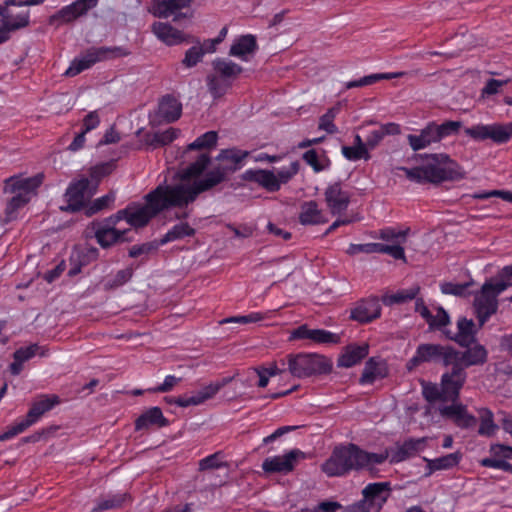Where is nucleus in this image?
<instances>
[{"label":"nucleus","mask_w":512,"mask_h":512,"mask_svg":"<svg viewBox=\"0 0 512 512\" xmlns=\"http://www.w3.org/2000/svg\"><path fill=\"white\" fill-rule=\"evenodd\" d=\"M202 155L182 173V181L171 185H159L146 195L144 204H131L117 212L119 221L125 220L131 227H143L156 214L171 207L183 208L194 202L202 192L212 189L223 181V173L216 169L203 179L201 176L208 162Z\"/></svg>","instance_id":"1"},{"label":"nucleus","mask_w":512,"mask_h":512,"mask_svg":"<svg viewBox=\"0 0 512 512\" xmlns=\"http://www.w3.org/2000/svg\"><path fill=\"white\" fill-rule=\"evenodd\" d=\"M387 454H373L354 444L336 447L321 465L328 477L342 476L351 470L366 469L373 472L377 465L386 461Z\"/></svg>","instance_id":"2"},{"label":"nucleus","mask_w":512,"mask_h":512,"mask_svg":"<svg viewBox=\"0 0 512 512\" xmlns=\"http://www.w3.org/2000/svg\"><path fill=\"white\" fill-rule=\"evenodd\" d=\"M42 175L32 177L12 176L5 181L4 192L13 194L5 208L4 222L17 219L20 211L36 195L37 188L42 183Z\"/></svg>","instance_id":"3"},{"label":"nucleus","mask_w":512,"mask_h":512,"mask_svg":"<svg viewBox=\"0 0 512 512\" xmlns=\"http://www.w3.org/2000/svg\"><path fill=\"white\" fill-rule=\"evenodd\" d=\"M511 285V282L489 280L475 294L473 307L480 326L496 313L497 297Z\"/></svg>","instance_id":"4"},{"label":"nucleus","mask_w":512,"mask_h":512,"mask_svg":"<svg viewBox=\"0 0 512 512\" xmlns=\"http://www.w3.org/2000/svg\"><path fill=\"white\" fill-rule=\"evenodd\" d=\"M451 162L450 158L445 154L432 155L429 160L422 166L415 168H400L406 177L417 183H439L450 177V172L446 165Z\"/></svg>","instance_id":"5"},{"label":"nucleus","mask_w":512,"mask_h":512,"mask_svg":"<svg viewBox=\"0 0 512 512\" xmlns=\"http://www.w3.org/2000/svg\"><path fill=\"white\" fill-rule=\"evenodd\" d=\"M298 171L299 163L294 161L278 170L250 169L245 172V177L269 192H276L283 184L288 183Z\"/></svg>","instance_id":"6"},{"label":"nucleus","mask_w":512,"mask_h":512,"mask_svg":"<svg viewBox=\"0 0 512 512\" xmlns=\"http://www.w3.org/2000/svg\"><path fill=\"white\" fill-rule=\"evenodd\" d=\"M288 369L294 377L305 378L330 371L331 364L321 355L300 353L288 356Z\"/></svg>","instance_id":"7"},{"label":"nucleus","mask_w":512,"mask_h":512,"mask_svg":"<svg viewBox=\"0 0 512 512\" xmlns=\"http://www.w3.org/2000/svg\"><path fill=\"white\" fill-rule=\"evenodd\" d=\"M126 53L122 52L121 48H108V47H99V48H91L83 55L75 58L70 66L66 69V76H76L82 71L90 68L97 62H101L107 59H111L114 57H118L121 55H125Z\"/></svg>","instance_id":"8"},{"label":"nucleus","mask_w":512,"mask_h":512,"mask_svg":"<svg viewBox=\"0 0 512 512\" xmlns=\"http://www.w3.org/2000/svg\"><path fill=\"white\" fill-rule=\"evenodd\" d=\"M217 142H218V134L216 131H208L202 135H200L199 137H197L192 143H190L185 152H184V156L187 158V159H190L191 156H190V153L193 152V151H200V153L197 155V157L195 158V160L190 163L187 167H185L184 169H182L180 172H179V181L178 182H181L182 181V173L188 169L191 165H193L200 156L202 155H206L208 157V162L205 166V169L203 170L201 176H199L198 179H203L209 172L213 171V170H216V169H219L222 171L223 173V179L225 178V171L224 169L221 167V166H216V167H213L212 169L208 170V166L210 165V162H211V158L208 154L209 151H211L212 149H214L217 145Z\"/></svg>","instance_id":"9"},{"label":"nucleus","mask_w":512,"mask_h":512,"mask_svg":"<svg viewBox=\"0 0 512 512\" xmlns=\"http://www.w3.org/2000/svg\"><path fill=\"white\" fill-rule=\"evenodd\" d=\"M465 134L477 141L490 139L495 143H506L512 138V123L478 124L466 128Z\"/></svg>","instance_id":"10"},{"label":"nucleus","mask_w":512,"mask_h":512,"mask_svg":"<svg viewBox=\"0 0 512 512\" xmlns=\"http://www.w3.org/2000/svg\"><path fill=\"white\" fill-rule=\"evenodd\" d=\"M96 193L95 183L90 184L87 177H80L73 181L66 190L65 198L67 205L61 207L67 211H78L92 198Z\"/></svg>","instance_id":"11"},{"label":"nucleus","mask_w":512,"mask_h":512,"mask_svg":"<svg viewBox=\"0 0 512 512\" xmlns=\"http://www.w3.org/2000/svg\"><path fill=\"white\" fill-rule=\"evenodd\" d=\"M194 0H154L150 12L159 18H170L179 22L184 18H191L193 12L189 9Z\"/></svg>","instance_id":"12"},{"label":"nucleus","mask_w":512,"mask_h":512,"mask_svg":"<svg viewBox=\"0 0 512 512\" xmlns=\"http://www.w3.org/2000/svg\"><path fill=\"white\" fill-rule=\"evenodd\" d=\"M306 458V454L299 449H292L283 455H276L266 458L262 463V469L267 473L291 472L295 466Z\"/></svg>","instance_id":"13"},{"label":"nucleus","mask_w":512,"mask_h":512,"mask_svg":"<svg viewBox=\"0 0 512 512\" xmlns=\"http://www.w3.org/2000/svg\"><path fill=\"white\" fill-rule=\"evenodd\" d=\"M451 352V347L438 344H421L417 347L415 355L407 362V369L412 370L418 365L442 360L445 365H450L447 361V353Z\"/></svg>","instance_id":"14"},{"label":"nucleus","mask_w":512,"mask_h":512,"mask_svg":"<svg viewBox=\"0 0 512 512\" xmlns=\"http://www.w3.org/2000/svg\"><path fill=\"white\" fill-rule=\"evenodd\" d=\"M119 223L120 221L117 216L113 215L98 225L95 236L102 247H109L118 241L126 239L125 234L128 229L119 227Z\"/></svg>","instance_id":"15"},{"label":"nucleus","mask_w":512,"mask_h":512,"mask_svg":"<svg viewBox=\"0 0 512 512\" xmlns=\"http://www.w3.org/2000/svg\"><path fill=\"white\" fill-rule=\"evenodd\" d=\"M446 357L450 365L464 370V367L483 364L487 359V351L482 345H475L464 352H457L451 348Z\"/></svg>","instance_id":"16"},{"label":"nucleus","mask_w":512,"mask_h":512,"mask_svg":"<svg viewBox=\"0 0 512 512\" xmlns=\"http://www.w3.org/2000/svg\"><path fill=\"white\" fill-rule=\"evenodd\" d=\"M98 4V0H76L50 17L51 24H64L76 20Z\"/></svg>","instance_id":"17"},{"label":"nucleus","mask_w":512,"mask_h":512,"mask_svg":"<svg viewBox=\"0 0 512 512\" xmlns=\"http://www.w3.org/2000/svg\"><path fill=\"white\" fill-rule=\"evenodd\" d=\"M465 379L466 374L463 369L456 368L455 366H453L451 373L444 374L441 381L443 400L455 401L459 396Z\"/></svg>","instance_id":"18"},{"label":"nucleus","mask_w":512,"mask_h":512,"mask_svg":"<svg viewBox=\"0 0 512 512\" xmlns=\"http://www.w3.org/2000/svg\"><path fill=\"white\" fill-rule=\"evenodd\" d=\"M325 201L332 214H340L347 209L350 194L340 183H333L325 190Z\"/></svg>","instance_id":"19"},{"label":"nucleus","mask_w":512,"mask_h":512,"mask_svg":"<svg viewBox=\"0 0 512 512\" xmlns=\"http://www.w3.org/2000/svg\"><path fill=\"white\" fill-rule=\"evenodd\" d=\"M439 411L443 417L451 419L460 428H471L476 424V418L462 404L454 403L449 406H443Z\"/></svg>","instance_id":"20"},{"label":"nucleus","mask_w":512,"mask_h":512,"mask_svg":"<svg viewBox=\"0 0 512 512\" xmlns=\"http://www.w3.org/2000/svg\"><path fill=\"white\" fill-rule=\"evenodd\" d=\"M257 49V41L253 35H242L233 40L229 55L247 62L255 55Z\"/></svg>","instance_id":"21"},{"label":"nucleus","mask_w":512,"mask_h":512,"mask_svg":"<svg viewBox=\"0 0 512 512\" xmlns=\"http://www.w3.org/2000/svg\"><path fill=\"white\" fill-rule=\"evenodd\" d=\"M389 491V482L370 483L363 489V497L374 512H379L389 496Z\"/></svg>","instance_id":"22"},{"label":"nucleus","mask_w":512,"mask_h":512,"mask_svg":"<svg viewBox=\"0 0 512 512\" xmlns=\"http://www.w3.org/2000/svg\"><path fill=\"white\" fill-rule=\"evenodd\" d=\"M416 312H418L429 324L431 328L442 329L449 322V316L441 307H428L423 301L416 302Z\"/></svg>","instance_id":"23"},{"label":"nucleus","mask_w":512,"mask_h":512,"mask_svg":"<svg viewBox=\"0 0 512 512\" xmlns=\"http://www.w3.org/2000/svg\"><path fill=\"white\" fill-rule=\"evenodd\" d=\"M381 305L377 298H369L359 302L351 311V317L359 322H370L380 316Z\"/></svg>","instance_id":"24"},{"label":"nucleus","mask_w":512,"mask_h":512,"mask_svg":"<svg viewBox=\"0 0 512 512\" xmlns=\"http://www.w3.org/2000/svg\"><path fill=\"white\" fill-rule=\"evenodd\" d=\"M298 219L304 226L319 225L328 221L325 212L312 200L301 204Z\"/></svg>","instance_id":"25"},{"label":"nucleus","mask_w":512,"mask_h":512,"mask_svg":"<svg viewBox=\"0 0 512 512\" xmlns=\"http://www.w3.org/2000/svg\"><path fill=\"white\" fill-rule=\"evenodd\" d=\"M152 31L159 40L169 46L178 45L186 40L185 35L169 23L155 22Z\"/></svg>","instance_id":"26"},{"label":"nucleus","mask_w":512,"mask_h":512,"mask_svg":"<svg viewBox=\"0 0 512 512\" xmlns=\"http://www.w3.org/2000/svg\"><path fill=\"white\" fill-rule=\"evenodd\" d=\"M59 403L56 395H42L32 405L27 413L26 420L30 425L36 423L40 417L47 411L51 410Z\"/></svg>","instance_id":"27"},{"label":"nucleus","mask_w":512,"mask_h":512,"mask_svg":"<svg viewBox=\"0 0 512 512\" xmlns=\"http://www.w3.org/2000/svg\"><path fill=\"white\" fill-rule=\"evenodd\" d=\"M1 23L7 27L9 32L26 27L29 24V11L13 13L9 7L0 5Z\"/></svg>","instance_id":"28"},{"label":"nucleus","mask_w":512,"mask_h":512,"mask_svg":"<svg viewBox=\"0 0 512 512\" xmlns=\"http://www.w3.org/2000/svg\"><path fill=\"white\" fill-rule=\"evenodd\" d=\"M432 122L428 123L425 128L420 130L419 134H409L407 141L413 151H419L427 148L433 143H437V137Z\"/></svg>","instance_id":"29"},{"label":"nucleus","mask_w":512,"mask_h":512,"mask_svg":"<svg viewBox=\"0 0 512 512\" xmlns=\"http://www.w3.org/2000/svg\"><path fill=\"white\" fill-rule=\"evenodd\" d=\"M462 460V453L456 451L435 459L424 458L426 462V475H431L435 471L448 470L457 466Z\"/></svg>","instance_id":"30"},{"label":"nucleus","mask_w":512,"mask_h":512,"mask_svg":"<svg viewBox=\"0 0 512 512\" xmlns=\"http://www.w3.org/2000/svg\"><path fill=\"white\" fill-rule=\"evenodd\" d=\"M45 356V351L38 345L33 344L27 347L19 348L14 353V361L10 364V371L13 375H18L22 371L23 364L35 355Z\"/></svg>","instance_id":"31"},{"label":"nucleus","mask_w":512,"mask_h":512,"mask_svg":"<svg viewBox=\"0 0 512 512\" xmlns=\"http://www.w3.org/2000/svg\"><path fill=\"white\" fill-rule=\"evenodd\" d=\"M182 105L175 97L164 96L158 107L159 116L166 122H174L181 116Z\"/></svg>","instance_id":"32"},{"label":"nucleus","mask_w":512,"mask_h":512,"mask_svg":"<svg viewBox=\"0 0 512 512\" xmlns=\"http://www.w3.org/2000/svg\"><path fill=\"white\" fill-rule=\"evenodd\" d=\"M369 351L368 344L350 345L338 359V365L341 367L349 368L359 363Z\"/></svg>","instance_id":"33"},{"label":"nucleus","mask_w":512,"mask_h":512,"mask_svg":"<svg viewBox=\"0 0 512 512\" xmlns=\"http://www.w3.org/2000/svg\"><path fill=\"white\" fill-rule=\"evenodd\" d=\"M387 368L385 362L380 359L370 358L366 364L361 376L362 384H370L375 380L385 377Z\"/></svg>","instance_id":"34"},{"label":"nucleus","mask_w":512,"mask_h":512,"mask_svg":"<svg viewBox=\"0 0 512 512\" xmlns=\"http://www.w3.org/2000/svg\"><path fill=\"white\" fill-rule=\"evenodd\" d=\"M247 156V151H242L237 148H229L221 150L216 159L226 163L225 168L222 167L226 172V170L235 171L239 169L242 166L243 160Z\"/></svg>","instance_id":"35"},{"label":"nucleus","mask_w":512,"mask_h":512,"mask_svg":"<svg viewBox=\"0 0 512 512\" xmlns=\"http://www.w3.org/2000/svg\"><path fill=\"white\" fill-rule=\"evenodd\" d=\"M214 73L233 82L242 72V67L229 59L217 58L212 62Z\"/></svg>","instance_id":"36"},{"label":"nucleus","mask_w":512,"mask_h":512,"mask_svg":"<svg viewBox=\"0 0 512 512\" xmlns=\"http://www.w3.org/2000/svg\"><path fill=\"white\" fill-rule=\"evenodd\" d=\"M167 420L158 407H152L144 412L135 422L136 430L146 429L152 425L165 426Z\"/></svg>","instance_id":"37"},{"label":"nucleus","mask_w":512,"mask_h":512,"mask_svg":"<svg viewBox=\"0 0 512 512\" xmlns=\"http://www.w3.org/2000/svg\"><path fill=\"white\" fill-rule=\"evenodd\" d=\"M404 72H390V73H375L364 76L358 80H352L344 83L345 89H352L357 87H364L372 85L381 80H390L398 77H402Z\"/></svg>","instance_id":"38"},{"label":"nucleus","mask_w":512,"mask_h":512,"mask_svg":"<svg viewBox=\"0 0 512 512\" xmlns=\"http://www.w3.org/2000/svg\"><path fill=\"white\" fill-rule=\"evenodd\" d=\"M477 411L480 419L478 434L485 437L494 436L499 427L494 421L493 412L487 408H480Z\"/></svg>","instance_id":"39"},{"label":"nucleus","mask_w":512,"mask_h":512,"mask_svg":"<svg viewBox=\"0 0 512 512\" xmlns=\"http://www.w3.org/2000/svg\"><path fill=\"white\" fill-rule=\"evenodd\" d=\"M457 327L458 332L454 337L455 341L463 346L469 345L474 340L476 334L473 320L461 318L458 320Z\"/></svg>","instance_id":"40"},{"label":"nucleus","mask_w":512,"mask_h":512,"mask_svg":"<svg viewBox=\"0 0 512 512\" xmlns=\"http://www.w3.org/2000/svg\"><path fill=\"white\" fill-rule=\"evenodd\" d=\"M232 83L230 80L222 78L214 72L207 77L208 90L214 99L225 95L231 88Z\"/></svg>","instance_id":"41"},{"label":"nucleus","mask_w":512,"mask_h":512,"mask_svg":"<svg viewBox=\"0 0 512 512\" xmlns=\"http://www.w3.org/2000/svg\"><path fill=\"white\" fill-rule=\"evenodd\" d=\"M340 111L341 102H338L336 105L329 108L326 113L319 118L318 129L325 131L327 134H336L338 132V128L335 125L334 120Z\"/></svg>","instance_id":"42"},{"label":"nucleus","mask_w":512,"mask_h":512,"mask_svg":"<svg viewBox=\"0 0 512 512\" xmlns=\"http://www.w3.org/2000/svg\"><path fill=\"white\" fill-rule=\"evenodd\" d=\"M490 457L483 458L480 461L481 466L487 467L485 464L486 461H506L507 459H511L512 456V447L504 444L495 443L490 445L489 448Z\"/></svg>","instance_id":"43"},{"label":"nucleus","mask_w":512,"mask_h":512,"mask_svg":"<svg viewBox=\"0 0 512 512\" xmlns=\"http://www.w3.org/2000/svg\"><path fill=\"white\" fill-rule=\"evenodd\" d=\"M195 230L186 222H180L174 225L164 236L162 239V243H167L170 241H175L178 239H182L187 236L194 235Z\"/></svg>","instance_id":"44"},{"label":"nucleus","mask_w":512,"mask_h":512,"mask_svg":"<svg viewBox=\"0 0 512 512\" xmlns=\"http://www.w3.org/2000/svg\"><path fill=\"white\" fill-rule=\"evenodd\" d=\"M303 159L315 172L323 171L329 166L328 158L323 153L320 154L314 149L306 151Z\"/></svg>","instance_id":"45"},{"label":"nucleus","mask_w":512,"mask_h":512,"mask_svg":"<svg viewBox=\"0 0 512 512\" xmlns=\"http://www.w3.org/2000/svg\"><path fill=\"white\" fill-rule=\"evenodd\" d=\"M181 131L177 128L170 127L164 131L154 133L150 144L154 147L165 146L173 142L180 136Z\"/></svg>","instance_id":"46"},{"label":"nucleus","mask_w":512,"mask_h":512,"mask_svg":"<svg viewBox=\"0 0 512 512\" xmlns=\"http://www.w3.org/2000/svg\"><path fill=\"white\" fill-rule=\"evenodd\" d=\"M113 168V162H105L95 165L89 170V183H95V189L97 190L100 180L103 177L109 175L112 172Z\"/></svg>","instance_id":"47"},{"label":"nucleus","mask_w":512,"mask_h":512,"mask_svg":"<svg viewBox=\"0 0 512 512\" xmlns=\"http://www.w3.org/2000/svg\"><path fill=\"white\" fill-rule=\"evenodd\" d=\"M342 155L349 161H358L361 159L369 160L370 153L368 148L361 146H343L341 148Z\"/></svg>","instance_id":"48"},{"label":"nucleus","mask_w":512,"mask_h":512,"mask_svg":"<svg viewBox=\"0 0 512 512\" xmlns=\"http://www.w3.org/2000/svg\"><path fill=\"white\" fill-rule=\"evenodd\" d=\"M433 128L436 130V137L438 142H440L443 138L448 137L452 134H455L459 128L461 127V123L458 121H447L440 125L432 122Z\"/></svg>","instance_id":"49"},{"label":"nucleus","mask_w":512,"mask_h":512,"mask_svg":"<svg viewBox=\"0 0 512 512\" xmlns=\"http://www.w3.org/2000/svg\"><path fill=\"white\" fill-rule=\"evenodd\" d=\"M428 438H409L405 440L401 445L404 448V451L408 455V457H412L417 453L423 451L426 448Z\"/></svg>","instance_id":"50"},{"label":"nucleus","mask_w":512,"mask_h":512,"mask_svg":"<svg viewBox=\"0 0 512 512\" xmlns=\"http://www.w3.org/2000/svg\"><path fill=\"white\" fill-rule=\"evenodd\" d=\"M408 229L401 230L393 227H387L380 230L379 237L385 241H391L393 243H404L408 234Z\"/></svg>","instance_id":"51"},{"label":"nucleus","mask_w":512,"mask_h":512,"mask_svg":"<svg viewBox=\"0 0 512 512\" xmlns=\"http://www.w3.org/2000/svg\"><path fill=\"white\" fill-rule=\"evenodd\" d=\"M30 426L31 425L27 422L25 418L15 422L13 425L9 426L3 433L0 434V442L14 438L18 434L24 432Z\"/></svg>","instance_id":"52"},{"label":"nucleus","mask_w":512,"mask_h":512,"mask_svg":"<svg viewBox=\"0 0 512 512\" xmlns=\"http://www.w3.org/2000/svg\"><path fill=\"white\" fill-rule=\"evenodd\" d=\"M203 56V49L200 46L194 45L186 51L182 63L187 68H191L196 66L202 60Z\"/></svg>","instance_id":"53"},{"label":"nucleus","mask_w":512,"mask_h":512,"mask_svg":"<svg viewBox=\"0 0 512 512\" xmlns=\"http://www.w3.org/2000/svg\"><path fill=\"white\" fill-rule=\"evenodd\" d=\"M125 501L124 494H117L109 496L106 499L101 500L97 506L93 509V512L103 511L111 508L120 506Z\"/></svg>","instance_id":"54"},{"label":"nucleus","mask_w":512,"mask_h":512,"mask_svg":"<svg viewBox=\"0 0 512 512\" xmlns=\"http://www.w3.org/2000/svg\"><path fill=\"white\" fill-rule=\"evenodd\" d=\"M175 405L179 407L197 406L204 403V400L199 391L193 392L191 395L179 396L174 399Z\"/></svg>","instance_id":"55"},{"label":"nucleus","mask_w":512,"mask_h":512,"mask_svg":"<svg viewBox=\"0 0 512 512\" xmlns=\"http://www.w3.org/2000/svg\"><path fill=\"white\" fill-rule=\"evenodd\" d=\"M263 319V316L259 312H252L248 315L244 316H234L223 319L220 323H239V324H247V323H255L258 321H261Z\"/></svg>","instance_id":"56"},{"label":"nucleus","mask_w":512,"mask_h":512,"mask_svg":"<svg viewBox=\"0 0 512 512\" xmlns=\"http://www.w3.org/2000/svg\"><path fill=\"white\" fill-rule=\"evenodd\" d=\"M469 284H459L453 282H445L441 284L440 288L443 294L464 296Z\"/></svg>","instance_id":"57"},{"label":"nucleus","mask_w":512,"mask_h":512,"mask_svg":"<svg viewBox=\"0 0 512 512\" xmlns=\"http://www.w3.org/2000/svg\"><path fill=\"white\" fill-rule=\"evenodd\" d=\"M379 454H387L386 460L389 459L390 463H399L409 458L401 444L394 448L386 449Z\"/></svg>","instance_id":"58"},{"label":"nucleus","mask_w":512,"mask_h":512,"mask_svg":"<svg viewBox=\"0 0 512 512\" xmlns=\"http://www.w3.org/2000/svg\"><path fill=\"white\" fill-rule=\"evenodd\" d=\"M313 342L326 344V343H336L338 341L337 335L322 329H313L312 330V339Z\"/></svg>","instance_id":"59"},{"label":"nucleus","mask_w":512,"mask_h":512,"mask_svg":"<svg viewBox=\"0 0 512 512\" xmlns=\"http://www.w3.org/2000/svg\"><path fill=\"white\" fill-rule=\"evenodd\" d=\"M115 201V195L113 193L104 195L100 198H97L93 201L91 207L89 208V213H96L108 206H110Z\"/></svg>","instance_id":"60"},{"label":"nucleus","mask_w":512,"mask_h":512,"mask_svg":"<svg viewBox=\"0 0 512 512\" xmlns=\"http://www.w3.org/2000/svg\"><path fill=\"white\" fill-rule=\"evenodd\" d=\"M180 378L174 375H167L162 384L149 389L150 392L154 393H165L173 389V387L180 382Z\"/></svg>","instance_id":"61"},{"label":"nucleus","mask_w":512,"mask_h":512,"mask_svg":"<svg viewBox=\"0 0 512 512\" xmlns=\"http://www.w3.org/2000/svg\"><path fill=\"white\" fill-rule=\"evenodd\" d=\"M99 124L100 116L98 111H91L83 119L82 131H84V133H88L97 128Z\"/></svg>","instance_id":"62"},{"label":"nucleus","mask_w":512,"mask_h":512,"mask_svg":"<svg viewBox=\"0 0 512 512\" xmlns=\"http://www.w3.org/2000/svg\"><path fill=\"white\" fill-rule=\"evenodd\" d=\"M132 277V270L127 268L117 272L113 280L107 282L110 288L118 287L130 280Z\"/></svg>","instance_id":"63"},{"label":"nucleus","mask_w":512,"mask_h":512,"mask_svg":"<svg viewBox=\"0 0 512 512\" xmlns=\"http://www.w3.org/2000/svg\"><path fill=\"white\" fill-rule=\"evenodd\" d=\"M341 508L338 502L325 501L314 508L302 509L300 512H336Z\"/></svg>","instance_id":"64"}]
</instances>
